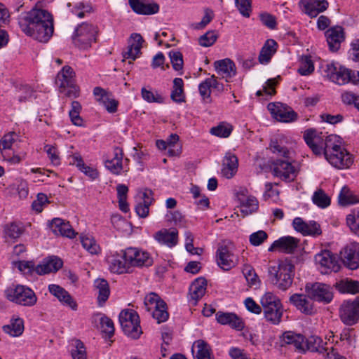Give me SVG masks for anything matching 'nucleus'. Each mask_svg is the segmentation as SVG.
I'll return each mask as SVG.
<instances>
[{
  "label": "nucleus",
  "instance_id": "f257e3e1",
  "mask_svg": "<svg viewBox=\"0 0 359 359\" xmlns=\"http://www.w3.org/2000/svg\"><path fill=\"white\" fill-rule=\"evenodd\" d=\"M21 30L29 36L46 43L53 36L54 20L53 15L36 4L29 11L21 13L18 18Z\"/></svg>",
  "mask_w": 359,
  "mask_h": 359
},
{
  "label": "nucleus",
  "instance_id": "f03ea898",
  "mask_svg": "<svg viewBox=\"0 0 359 359\" xmlns=\"http://www.w3.org/2000/svg\"><path fill=\"white\" fill-rule=\"evenodd\" d=\"M269 149L272 153L279 157H284L286 160L278 159L273 163V172L274 175L286 181L293 180L297 175V170L290 162L292 158V151L281 145L276 140H271Z\"/></svg>",
  "mask_w": 359,
  "mask_h": 359
},
{
  "label": "nucleus",
  "instance_id": "7ed1b4c3",
  "mask_svg": "<svg viewBox=\"0 0 359 359\" xmlns=\"http://www.w3.org/2000/svg\"><path fill=\"white\" fill-rule=\"evenodd\" d=\"M268 272L270 282L278 290L285 291L292 284L294 266L288 259L281 260L277 265L270 266Z\"/></svg>",
  "mask_w": 359,
  "mask_h": 359
},
{
  "label": "nucleus",
  "instance_id": "20e7f679",
  "mask_svg": "<svg viewBox=\"0 0 359 359\" xmlns=\"http://www.w3.org/2000/svg\"><path fill=\"white\" fill-rule=\"evenodd\" d=\"M324 153L326 160L338 169L349 168L353 161L351 155L341 146L339 136H332Z\"/></svg>",
  "mask_w": 359,
  "mask_h": 359
},
{
  "label": "nucleus",
  "instance_id": "39448f33",
  "mask_svg": "<svg viewBox=\"0 0 359 359\" xmlns=\"http://www.w3.org/2000/svg\"><path fill=\"white\" fill-rule=\"evenodd\" d=\"M260 303L265 319L273 325H278L283 315V307L280 299L272 292H266Z\"/></svg>",
  "mask_w": 359,
  "mask_h": 359
},
{
  "label": "nucleus",
  "instance_id": "423d86ee",
  "mask_svg": "<svg viewBox=\"0 0 359 359\" xmlns=\"http://www.w3.org/2000/svg\"><path fill=\"white\" fill-rule=\"evenodd\" d=\"M5 295L9 301L27 307H32L37 302L35 292L29 287L17 285L5 290Z\"/></svg>",
  "mask_w": 359,
  "mask_h": 359
},
{
  "label": "nucleus",
  "instance_id": "0eeeda50",
  "mask_svg": "<svg viewBox=\"0 0 359 359\" xmlns=\"http://www.w3.org/2000/svg\"><path fill=\"white\" fill-rule=\"evenodd\" d=\"M123 332L133 339H138L142 333L138 313L133 309L123 310L118 316Z\"/></svg>",
  "mask_w": 359,
  "mask_h": 359
},
{
  "label": "nucleus",
  "instance_id": "6e6552de",
  "mask_svg": "<svg viewBox=\"0 0 359 359\" xmlns=\"http://www.w3.org/2000/svg\"><path fill=\"white\" fill-rule=\"evenodd\" d=\"M97 27L92 24L83 22L74 30L72 35L73 43L81 49H86L91 46L95 41Z\"/></svg>",
  "mask_w": 359,
  "mask_h": 359
},
{
  "label": "nucleus",
  "instance_id": "1a4fd4ad",
  "mask_svg": "<svg viewBox=\"0 0 359 359\" xmlns=\"http://www.w3.org/2000/svg\"><path fill=\"white\" fill-rule=\"evenodd\" d=\"M332 136L337 135H325L323 133H318L315 129H308L304 133V138L312 151L316 155H320L325 152L327 149V146H328V140L330 141Z\"/></svg>",
  "mask_w": 359,
  "mask_h": 359
},
{
  "label": "nucleus",
  "instance_id": "9d476101",
  "mask_svg": "<svg viewBox=\"0 0 359 359\" xmlns=\"http://www.w3.org/2000/svg\"><path fill=\"white\" fill-rule=\"evenodd\" d=\"M123 257L127 260L130 267L150 266L153 264V258L146 250L138 248H127L122 250Z\"/></svg>",
  "mask_w": 359,
  "mask_h": 359
},
{
  "label": "nucleus",
  "instance_id": "9b49d317",
  "mask_svg": "<svg viewBox=\"0 0 359 359\" xmlns=\"http://www.w3.org/2000/svg\"><path fill=\"white\" fill-rule=\"evenodd\" d=\"M325 76L331 81L344 85L350 82L351 70L334 62L327 63L324 68Z\"/></svg>",
  "mask_w": 359,
  "mask_h": 359
},
{
  "label": "nucleus",
  "instance_id": "f8f14e48",
  "mask_svg": "<svg viewBox=\"0 0 359 359\" xmlns=\"http://www.w3.org/2000/svg\"><path fill=\"white\" fill-rule=\"evenodd\" d=\"M339 317L346 325H353L359 320V297L344 301L339 309Z\"/></svg>",
  "mask_w": 359,
  "mask_h": 359
},
{
  "label": "nucleus",
  "instance_id": "ddd939ff",
  "mask_svg": "<svg viewBox=\"0 0 359 359\" xmlns=\"http://www.w3.org/2000/svg\"><path fill=\"white\" fill-rule=\"evenodd\" d=\"M305 290L309 297L317 302L328 304L333 298L332 288L324 283L306 284Z\"/></svg>",
  "mask_w": 359,
  "mask_h": 359
},
{
  "label": "nucleus",
  "instance_id": "4468645a",
  "mask_svg": "<svg viewBox=\"0 0 359 359\" xmlns=\"http://www.w3.org/2000/svg\"><path fill=\"white\" fill-rule=\"evenodd\" d=\"M315 261L320 266L323 273L337 272L340 268L337 257L329 250H323L317 254L315 256Z\"/></svg>",
  "mask_w": 359,
  "mask_h": 359
},
{
  "label": "nucleus",
  "instance_id": "2eb2a0df",
  "mask_svg": "<svg viewBox=\"0 0 359 359\" xmlns=\"http://www.w3.org/2000/svg\"><path fill=\"white\" fill-rule=\"evenodd\" d=\"M267 108L272 116L281 122H291L297 117V114L290 107L280 102H271Z\"/></svg>",
  "mask_w": 359,
  "mask_h": 359
},
{
  "label": "nucleus",
  "instance_id": "dca6fc26",
  "mask_svg": "<svg viewBox=\"0 0 359 359\" xmlns=\"http://www.w3.org/2000/svg\"><path fill=\"white\" fill-rule=\"evenodd\" d=\"M341 259L344 265L354 270L359 266V243H351L340 252Z\"/></svg>",
  "mask_w": 359,
  "mask_h": 359
},
{
  "label": "nucleus",
  "instance_id": "f3484780",
  "mask_svg": "<svg viewBox=\"0 0 359 359\" xmlns=\"http://www.w3.org/2000/svg\"><path fill=\"white\" fill-rule=\"evenodd\" d=\"M217 265L224 271L234 267L238 262L237 256L235 255L226 245L218 248L216 252Z\"/></svg>",
  "mask_w": 359,
  "mask_h": 359
},
{
  "label": "nucleus",
  "instance_id": "a211bd4d",
  "mask_svg": "<svg viewBox=\"0 0 359 359\" xmlns=\"http://www.w3.org/2000/svg\"><path fill=\"white\" fill-rule=\"evenodd\" d=\"M49 292L54 296L60 303L65 307H68L73 311H76L78 305L74 299L71 296L68 291L65 288L56 284L48 285Z\"/></svg>",
  "mask_w": 359,
  "mask_h": 359
},
{
  "label": "nucleus",
  "instance_id": "6ab92c4d",
  "mask_svg": "<svg viewBox=\"0 0 359 359\" xmlns=\"http://www.w3.org/2000/svg\"><path fill=\"white\" fill-rule=\"evenodd\" d=\"M132 10L137 14L149 15L159 11V5L152 0H128Z\"/></svg>",
  "mask_w": 359,
  "mask_h": 359
},
{
  "label": "nucleus",
  "instance_id": "aec40b11",
  "mask_svg": "<svg viewBox=\"0 0 359 359\" xmlns=\"http://www.w3.org/2000/svg\"><path fill=\"white\" fill-rule=\"evenodd\" d=\"M294 229L303 236H318L322 231L320 225L315 221L306 222L301 217H295L292 222Z\"/></svg>",
  "mask_w": 359,
  "mask_h": 359
},
{
  "label": "nucleus",
  "instance_id": "412c9836",
  "mask_svg": "<svg viewBox=\"0 0 359 359\" xmlns=\"http://www.w3.org/2000/svg\"><path fill=\"white\" fill-rule=\"evenodd\" d=\"M153 237L160 245L172 248L178 243V230L176 228L162 229L156 231Z\"/></svg>",
  "mask_w": 359,
  "mask_h": 359
},
{
  "label": "nucleus",
  "instance_id": "4be33fe9",
  "mask_svg": "<svg viewBox=\"0 0 359 359\" xmlns=\"http://www.w3.org/2000/svg\"><path fill=\"white\" fill-rule=\"evenodd\" d=\"M325 36L329 48L332 52H336L339 49L341 42L345 39L344 31L341 26H334L329 28L325 32Z\"/></svg>",
  "mask_w": 359,
  "mask_h": 359
},
{
  "label": "nucleus",
  "instance_id": "5701e85b",
  "mask_svg": "<svg viewBox=\"0 0 359 359\" xmlns=\"http://www.w3.org/2000/svg\"><path fill=\"white\" fill-rule=\"evenodd\" d=\"M299 4L302 11L311 18H316L328 7L326 0H300Z\"/></svg>",
  "mask_w": 359,
  "mask_h": 359
},
{
  "label": "nucleus",
  "instance_id": "b1692460",
  "mask_svg": "<svg viewBox=\"0 0 359 359\" xmlns=\"http://www.w3.org/2000/svg\"><path fill=\"white\" fill-rule=\"evenodd\" d=\"M143 41V38L140 34H132L127 50L122 53L123 60L126 59L131 60V61L129 62L130 64L135 60L141 54Z\"/></svg>",
  "mask_w": 359,
  "mask_h": 359
},
{
  "label": "nucleus",
  "instance_id": "393cba45",
  "mask_svg": "<svg viewBox=\"0 0 359 359\" xmlns=\"http://www.w3.org/2000/svg\"><path fill=\"white\" fill-rule=\"evenodd\" d=\"M62 265L63 262L60 258L56 256H50L43 259L36 266L35 271L39 275L55 273L62 268Z\"/></svg>",
  "mask_w": 359,
  "mask_h": 359
},
{
  "label": "nucleus",
  "instance_id": "a878e982",
  "mask_svg": "<svg viewBox=\"0 0 359 359\" xmlns=\"http://www.w3.org/2000/svg\"><path fill=\"white\" fill-rule=\"evenodd\" d=\"M214 67L217 73L227 82L236 74L235 63L229 58L215 61Z\"/></svg>",
  "mask_w": 359,
  "mask_h": 359
},
{
  "label": "nucleus",
  "instance_id": "bb28decb",
  "mask_svg": "<svg viewBox=\"0 0 359 359\" xmlns=\"http://www.w3.org/2000/svg\"><path fill=\"white\" fill-rule=\"evenodd\" d=\"M299 240L292 236H283L275 241L268 250L273 252L275 249L285 253H292L297 248Z\"/></svg>",
  "mask_w": 359,
  "mask_h": 359
},
{
  "label": "nucleus",
  "instance_id": "cd10ccee",
  "mask_svg": "<svg viewBox=\"0 0 359 359\" xmlns=\"http://www.w3.org/2000/svg\"><path fill=\"white\" fill-rule=\"evenodd\" d=\"M49 227L55 235H60L72 238L75 236V232L69 222H65L60 218H54L49 222Z\"/></svg>",
  "mask_w": 359,
  "mask_h": 359
},
{
  "label": "nucleus",
  "instance_id": "c85d7f7f",
  "mask_svg": "<svg viewBox=\"0 0 359 359\" xmlns=\"http://www.w3.org/2000/svg\"><path fill=\"white\" fill-rule=\"evenodd\" d=\"M216 320L221 325H227L236 330L244 328V322L234 313L219 311L216 313Z\"/></svg>",
  "mask_w": 359,
  "mask_h": 359
},
{
  "label": "nucleus",
  "instance_id": "c756f323",
  "mask_svg": "<svg viewBox=\"0 0 359 359\" xmlns=\"http://www.w3.org/2000/svg\"><path fill=\"white\" fill-rule=\"evenodd\" d=\"M281 346L291 345L300 352H304V337L292 331H286L280 337Z\"/></svg>",
  "mask_w": 359,
  "mask_h": 359
},
{
  "label": "nucleus",
  "instance_id": "7c9ffc66",
  "mask_svg": "<svg viewBox=\"0 0 359 359\" xmlns=\"http://www.w3.org/2000/svg\"><path fill=\"white\" fill-rule=\"evenodd\" d=\"M123 151L120 147L114 149V157L104 161V165L112 174L119 175L123 169Z\"/></svg>",
  "mask_w": 359,
  "mask_h": 359
},
{
  "label": "nucleus",
  "instance_id": "2f4dec72",
  "mask_svg": "<svg viewBox=\"0 0 359 359\" xmlns=\"http://www.w3.org/2000/svg\"><path fill=\"white\" fill-rule=\"evenodd\" d=\"M238 166V161L236 156L231 153H227L222 161V175L226 179L232 178L237 172Z\"/></svg>",
  "mask_w": 359,
  "mask_h": 359
},
{
  "label": "nucleus",
  "instance_id": "473e14b6",
  "mask_svg": "<svg viewBox=\"0 0 359 359\" xmlns=\"http://www.w3.org/2000/svg\"><path fill=\"white\" fill-rule=\"evenodd\" d=\"M179 140L180 137L177 134H171L166 141L159 140L156 141V144L158 149L166 150L169 157H175L179 155V149L177 145Z\"/></svg>",
  "mask_w": 359,
  "mask_h": 359
},
{
  "label": "nucleus",
  "instance_id": "72a5a7b5",
  "mask_svg": "<svg viewBox=\"0 0 359 359\" xmlns=\"http://www.w3.org/2000/svg\"><path fill=\"white\" fill-rule=\"evenodd\" d=\"M108 262L109 269L113 273L121 274L131 271L130 265L126 259H123L122 251L121 255L118 254L112 255Z\"/></svg>",
  "mask_w": 359,
  "mask_h": 359
},
{
  "label": "nucleus",
  "instance_id": "f704fd0d",
  "mask_svg": "<svg viewBox=\"0 0 359 359\" xmlns=\"http://www.w3.org/2000/svg\"><path fill=\"white\" fill-rule=\"evenodd\" d=\"M75 72L69 66H64L60 71L55 79V83L59 88V90H63L67 86L72 85L74 82Z\"/></svg>",
  "mask_w": 359,
  "mask_h": 359
},
{
  "label": "nucleus",
  "instance_id": "c9c22d12",
  "mask_svg": "<svg viewBox=\"0 0 359 359\" xmlns=\"http://www.w3.org/2000/svg\"><path fill=\"white\" fill-rule=\"evenodd\" d=\"M290 302L303 313L311 315L313 313V304L304 294L295 293L290 296Z\"/></svg>",
  "mask_w": 359,
  "mask_h": 359
},
{
  "label": "nucleus",
  "instance_id": "e433bc0d",
  "mask_svg": "<svg viewBox=\"0 0 359 359\" xmlns=\"http://www.w3.org/2000/svg\"><path fill=\"white\" fill-rule=\"evenodd\" d=\"M151 191L146 190L141 194L140 201L135 205V212L140 217L145 218L149 215V206L152 203Z\"/></svg>",
  "mask_w": 359,
  "mask_h": 359
},
{
  "label": "nucleus",
  "instance_id": "4c0bfd02",
  "mask_svg": "<svg viewBox=\"0 0 359 359\" xmlns=\"http://www.w3.org/2000/svg\"><path fill=\"white\" fill-rule=\"evenodd\" d=\"M2 330L11 337H20L24 331V320L20 317L13 316L9 324L4 325Z\"/></svg>",
  "mask_w": 359,
  "mask_h": 359
},
{
  "label": "nucleus",
  "instance_id": "58836bf2",
  "mask_svg": "<svg viewBox=\"0 0 359 359\" xmlns=\"http://www.w3.org/2000/svg\"><path fill=\"white\" fill-rule=\"evenodd\" d=\"M69 163L75 165L80 171L83 172L91 180H95L99 175L96 169L88 166L84 163L82 157L79 154H74L71 156Z\"/></svg>",
  "mask_w": 359,
  "mask_h": 359
},
{
  "label": "nucleus",
  "instance_id": "ea45409f",
  "mask_svg": "<svg viewBox=\"0 0 359 359\" xmlns=\"http://www.w3.org/2000/svg\"><path fill=\"white\" fill-rule=\"evenodd\" d=\"M326 342L318 336H311L308 339H304V351L309 350L312 352H318L324 353L328 351L329 348L326 347Z\"/></svg>",
  "mask_w": 359,
  "mask_h": 359
},
{
  "label": "nucleus",
  "instance_id": "a19ab883",
  "mask_svg": "<svg viewBox=\"0 0 359 359\" xmlns=\"http://www.w3.org/2000/svg\"><path fill=\"white\" fill-rule=\"evenodd\" d=\"M94 286L97 293V303L100 306H102L108 299L110 294V290L108 282L102 278H98L95 280Z\"/></svg>",
  "mask_w": 359,
  "mask_h": 359
},
{
  "label": "nucleus",
  "instance_id": "79ce46f5",
  "mask_svg": "<svg viewBox=\"0 0 359 359\" xmlns=\"http://www.w3.org/2000/svg\"><path fill=\"white\" fill-rule=\"evenodd\" d=\"M206 280L203 278H198L191 283L189 287V295L195 303L205 293Z\"/></svg>",
  "mask_w": 359,
  "mask_h": 359
},
{
  "label": "nucleus",
  "instance_id": "37998d69",
  "mask_svg": "<svg viewBox=\"0 0 359 359\" xmlns=\"http://www.w3.org/2000/svg\"><path fill=\"white\" fill-rule=\"evenodd\" d=\"M194 346L196 348V359H215L211 346L205 341L196 340L194 343Z\"/></svg>",
  "mask_w": 359,
  "mask_h": 359
},
{
  "label": "nucleus",
  "instance_id": "c03bdc74",
  "mask_svg": "<svg viewBox=\"0 0 359 359\" xmlns=\"http://www.w3.org/2000/svg\"><path fill=\"white\" fill-rule=\"evenodd\" d=\"M335 287L341 293L356 294L359 292V281L349 278L337 282Z\"/></svg>",
  "mask_w": 359,
  "mask_h": 359
},
{
  "label": "nucleus",
  "instance_id": "a18cd8bd",
  "mask_svg": "<svg viewBox=\"0 0 359 359\" xmlns=\"http://www.w3.org/2000/svg\"><path fill=\"white\" fill-rule=\"evenodd\" d=\"M276 46H277V43L273 39H269L266 41L259 53V61L260 63L266 64L270 61L276 52Z\"/></svg>",
  "mask_w": 359,
  "mask_h": 359
},
{
  "label": "nucleus",
  "instance_id": "49530a36",
  "mask_svg": "<svg viewBox=\"0 0 359 359\" xmlns=\"http://www.w3.org/2000/svg\"><path fill=\"white\" fill-rule=\"evenodd\" d=\"M339 203L346 206L359 203V198L347 187H344L338 196Z\"/></svg>",
  "mask_w": 359,
  "mask_h": 359
},
{
  "label": "nucleus",
  "instance_id": "de8ad7c7",
  "mask_svg": "<svg viewBox=\"0 0 359 359\" xmlns=\"http://www.w3.org/2000/svg\"><path fill=\"white\" fill-rule=\"evenodd\" d=\"M81 245L91 255H98L100 252V248L94 238L88 234L80 236Z\"/></svg>",
  "mask_w": 359,
  "mask_h": 359
},
{
  "label": "nucleus",
  "instance_id": "09e8293b",
  "mask_svg": "<svg viewBox=\"0 0 359 359\" xmlns=\"http://www.w3.org/2000/svg\"><path fill=\"white\" fill-rule=\"evenodd\" d=\"M346 219L351 232L359 236V207L353 209Z\"/></svg>",
  "mask_w": 359,
  "mask_h": 359
},
{
  "label": "nucleus",
  "instance_id": "8fccbe9b",
  "mask_svg": "<svg viewBox=\"0 0 359 359\" xmlns=\"http://www.w3.org/2000/svg\"><path fill=\"white\" fill-rule=\"evenodd\" d=\"M233 130L232 126L226 122H221L217 126L212 127L210 133L216 137L226 138L228 137Z\"/></svg>",
  "mask_w": 359,
  "mask_h": 359
},
{
  "label": "nucleus",
  "instance_id": "3c124183",
  "mask_svg": "<svg viewBox=\"0 0 359 359\" xmlns=\"http://www.w3.org/2000/svg\"><path fill=\"white\" fill-rule=\"evenodd\" d=\"M259 207L258 201L254 196H248L241 203V211L245 215H248L257 210Z\"/></svg>",
  "mask_w": 359,
  "mask_h": 359
},
{
  "label": "nucleus",
  "instance_id": "603ef678",
  "mask_svg": "<svg viewBox=\"0 0 359 359\" xmlns=\"http://www.w3.org/2000/svg\"><path fill=\"white\" fill-rule=\"evenodd\" d=\"M149 312L158 324L166 321L169 317L165 302H160L159 306L154 308Z\"/></svg>",
  "mask_w": 359,
  "mask_h": 359
},
{
  "label": "nucleus",
  "instance_id": "864d4df0",
  "mask_svg": "<svg viewBox=\"0 0 359 359\" xmlns=\"http://www.w3.org/2000/svg\"><path fill=\"white\" fill-rule=\"evenodd\" d=\"M312 201L318 207L325 208L330 205L331 201L330 198L323 189H318L313 194Z\"/></svg>",
  "mask_w": 359,
  "mask_h": 359
},
{
  "label": "nucleus",
  "instance_id": "5fc2aeb1",
  "mask_svg": "<svg viewBox=\"0 0 359 359\" xmlns=\"http://www.w3.org/2000/svg\"><path fill=\"white\" fill-rule=\"evenodd\" d=\"M23 232V226L20 224L11 222L4 227V233L6 238L16 239L19 238Z\"/></svg>",
  "mask_w": 359,
  "mask_h": 359
},
{
  "label": "nucleus",
  "instance_id": "6e6d98bb",
  "mask_svg": "<svg viewBox=\"0 0 359 359\" xmlns=\"http://www.w3.org/2000/svg\"><path fill=\"white\" fill-rule=\"evenodd\" d=\"M219 35L217 31L209 30L204 34L201 35L198 38V41L199 45L203 47H210L215 43Z\"/></svg>",
  "mask_w": 359,
  "mask_h": 359
},
{
  "label": "nucleus",
  "instance_id": "4d7b16f0",
  "mask_svg": "<svg viewBox=\"0 0 359 359\" xmlns=\"http://www.w3.org/2000/svg\"><path fill=\"white\" fill-rule=\"evenodd\" d=\"M314 71V65L309 55H304L301 58L298 72L302 76H307Z\"/></svg>",
  "mask_w": 359,
  "mask_h": 359
},
{
  "label": "nucleus",
  "instance_id": "13d9d810",
  "mask_svg": "<svg viewBox=\"0 0 359 359\" xmlns=\"http://www.w3.org/2000/svg\"><path fill=\"white\" fill-rule=\"evenodd\" d=\"M160 302H165L157 294L151 292L144 298V304L145 309L149 312L154 308L159 306Z\"/></svg>",
  "mask_w": 359,
  "mask_h": 359
},
{
  "label": "nucleus",
  "instance_id": "bf43d9fd",
  "mask_svg": "<svg viewBox=\"0 0 359 359\" xmlns=\"http://www.w3.org/2000/svg\"><path fill=\"white\" fill-rule=\"evenodd\" d=\"M93 11L91 4L84 2H79L72 8V13L79 18H84L86 13H90Z\"/></svg>",
  "mask_w": 359,
  "mask_h": 359
},
{
  "label": "nucleus",
  "instance_id": "052dcab7",
  "mask_svg": "<svg viewBox=\"0 0 359 359\" xmlns=\"http://www.w3.org/2000/svg\"><path fill=\"white\" fill-rule=\"evenodd\" d=\"M100 327L102 332L105 333L108 337H111L114 334V325L113 321L107 316L100 318Z\"/></svg>",
  "mask_w": 359,
  "mask_h": 359
},
{
  "label": "nucleus",
  "instance_id": "680f3d73",
  "mask_svg": "<svg viewBox=\"0 0 359 359\" xmlns=\"http://www.w3.org/2000/svg\"><path fill=\"white\" fill-rule=\"evenodd\" d=\"M73 359H86V351L83 343L77 339L74 343V348L72 350Z\"/></svg>",
  "mask_w": 359,
  "mask_h": 359
},
{
  "label": "nucleus",
  "instance_id": "e2e57ef3",
  "mask_svg": "<svg viewBox=\"0 0 359 359\" xmlns=\"http://www.w3.org/2000/svg\"><path fill=\"white\" fill-rule=\"evenodd\" d=\"M235 4L243 16L250 17L252 11L250 0H235Z\"/></svg>",
  "mask_w": 359,
  "mask_h": 359
},
{
  "label": "nucleus",
  "instance_id": "0e129e2a",
  "mask_svg": "<svg viewBox=\"0 0 359 359\" xmlns=\"http://www.w3.org/2000/svg\"><path fill=\"white\" fill-rule=\"evenodd\" d=\"M268 238L267 233L262 230L252 233L249 238L250 243L253 246H259L262 244Z\"/></svg>",
  "mask_w": 359,
  "mask_h": 359
},
{
  "label": "nucleus",
  "instance_id": "69168bd1",
  "mask_svg": "<svg viewBox=\"0 0 359 359\" xmlns=\"http://www.w3.org/2000/svg\"><path fill=\"white\" fill-rule=\"evenodd\" d=\"M17 135L14 132L8 133L0 140V150L10 149L15 141Z\"/></svg>",
  "mask_w": 359,
  "mask_h": 359
},
{
  "label": "nucleus",
  "instance_id": "338daca9",
  "mask_svg": "<svg viewBox=\"0 0 359 359\" xmlns=\"http://www.w3.org/2000/svg\"><path fill=\"white\" fill-rule=\"evenodd\" d=\"M13 264L24 273H32L36 269L34 263L32 261H16L13 262Z\"/></svg>",
  "mask_w": 359,
  "mask_h": 359
},
{
  "label": "nucleus",
  "instance_id": "774afa93",
  "mask_svg": "<svg viewBox=\"0 0 359 359\" xmlns=\"http://www.w3.org/2000/svg\"><path fill=\"white\" fill-rule=\"evenodd\" d=\"M342 102L348 105L353 104L359 111V95L351 92H346L341 95Z\"/></svg>",
  "mask_w": 359,
  "mask_h": 359
}]
</instances>
